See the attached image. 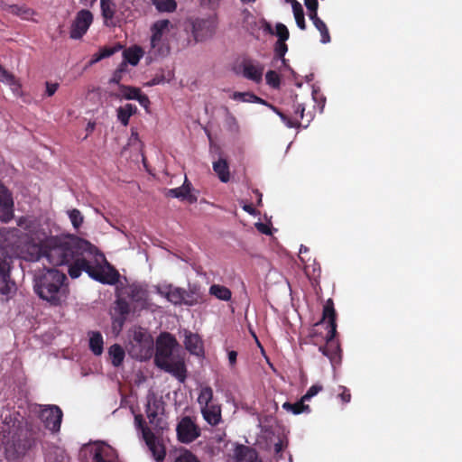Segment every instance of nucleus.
I'll list each match as a JSON object with an SVG mask.
<instances>
[{"instance_id": "obj_57", "label": "nucleus", "mask_w": 462, "mask_h": 462, "mask_svg": "<svg viewBox=\"0 0 462 462\" xmlns=\"http://www.w3.org/2000/svg\"><path fill=\"white\" fill-rule=\"evenodd\" d=\"M164 81L163 76L162 77H154L151 81L147 83L148 86H155Z\"/></svg>"}, {"instance_id": "obj_36", "label": "nucleus", "mask_w": 462, "mask_h": 462, "mask_svg": "<svg viewBox=\"0 0 462 462\" xmlns=\"http://www.w3.org/2000/svg\"><path fill=\"white\" fill-rule=\"evenodd\" d=\"M142 57V50L140 48L127 49L124 51L125 60L123 62L130 63L133 66L138 64Z\"/></svg>"}, {"instance_id": "obj_5", "label": "nucleus", "mask_w": 462, "mask_h": 462, "mask_svg": "<svg viewBox=\"0 0 462 462\" xmlns=\"http://www.w3.org/2000/svg\"><path fill=\"white\" fill-rule=\"evenodd\" d=\"M179 346L177 340L170 333H162L156 340V353L154 356L155 365L178 377L184 380L185 367L182 362L175 361L173 352Z\"/></svg>"}, {"instance_id": "obj_55", "label": "nucleus", "mask_w": 462, "mask_h": 462, "mask_svg": "<svg viewBox=\"0 0 462 462\" xmlns=\"http://www.w3.org/2000/svg\"><path fill=\"white\" fill-rule=\"evenodd\" d=\"M255 227L257 230L263 234L269 235L271 234L270 228L263 223H256Z\"/></svg>"}, {"instance_id": "obj_64", "label": "nucleus", "mask_w": 462, "mask_h": 462, "mask_svg": "<svg viewBox=\"0 0 462 462\" xmlns=\"http://www.w3.org/2000/svg\"><path fill=\"white\" fill-rule=\"evenodd\" d=\"M94 128H95V124H94V123H90V122H89V123L88 124V126H87V131H88V132H92V131L94 130Z\"/></svg>"}, {"instance_id": "obj_46", "label": "nucleus", "mask_w": 462, "mask_h": 462, "mask_svg": "<svg viewBox=\"0 0 462 462\" xmlns=\"http://www.w3.org/2000/svg\"><path fill=\"white\" fill-rule=\"evenodd\" d=\"M126 71V62H122L118 69L114 72L110 82L115 84H119L122 79V74Z\"/></svg>"}, {"instance_id": "obj_43", "label": "nucleus", "mask_w": 462, "mask_h": 462, "mask_svg": "<svg viewBox=\"0 0 462 462\" xmlns=\"http://www.w3.org/2000/svg\"><path fill=\"white\" fill-rule=\"evenodd\" d=\"M306 401H303V396L301 399L295 402L294 404H291V412L293 414H300L302 412H310V407L308 404H305Z\"/></svg>"}, {"instance_id": "obj_28", "label": "nucleus", "mask_w": 462, "mask_h": 462, "mask_svg": "<svg viewBox=\"0 0 462 462\" xmlns=\"http://www.w3.org/2000/svg\"><path fill=\"white\" fill-rule=\"evenodd\" d=\"M291 5L295 18V22L298 27L301 30H305L306 23L304 19V12L301 5L296 0H291Z\"/></svg>"}, {"instance_id": "obj_48", "label": "nucleus", "mask_w": 462, "mask_h": 462, "mask_svg": "<svg viewBox=\"0 0 462 462\" xmlns=\"http://www.w3.org/2000/svg\"><path fill=\"white\" fill-rule=\"evenodd\" d=\"M233 98L243 102H252L247 99H256V96L250 92H235L233 94Z\"/></svg>"}, {"instance_id": "obj_41", "label": "nucleus", "mask_w": 462, "mask_h": 462, "mask_svg": "<svg viewBox=\"0 0 462 462\" xmlns=\"http://www.w3.org/2000/svg\"><path fill=\"white\" fill-rule=\"evenodd\" d=\"M162 402L156 398L155 395L152 394L147 397V403L145 412H148L150 410L159 412L161 409H162Z\"/></svg>"}, {"instance_id": "obj_52", "label": "nucleus", "mask_w": 462, "mask_h": 462, "mask_svg": "<svg viewBox=\"0 0 462 462\" xmlns=\"http://www.w3.org/2000/svg\"><path fill=\"white\" fill-rule=\"evenodd\" d=\"M121 48H122L121 45H118L117 47H114V48L106 47V48L100 50L99 52L101 53V56H103L104 58H108L111 55H113L115 52H116L118 50H120Z\"/></svg>"}, {"instance_id": "obj_47", "label": "nucleus", "mask_w": 462, "mask_h": 462, "mask_svg": "<svg viewBox=\"0 0 462 462\" xmlns=\"http://www.w3.org/2000/svg\"><path fill=\"white\" fill-rule=\"evenodd\" d=\"M305 5L309 11V17L311 19L312 17L318 16V1L317 0H305Z\"/></svg>"}, {"instance_id": "obj_63", "label": "nucleus", "mask_w": 462, "mask_h": 462, "mask_svg": "<svg viewBox=\"0 0 462 462\" xmlns=\"http://www.w3.org/2000/svg\"><path fill=\"white\" fill-rule=\"evenodd\" d=\"M254 192L258 196L257 197V204L260 205L262 203V194L259 192L258 189L254 190Z\"/></svg>"}, {"instance_id": "obj_31", "label": "nucleus", "mask_w": 462, "mask_h": 462, "mask_svg": "<svg viewBox=\"0 0 462 462\" xmlns=\"http://www.w3.org/2000/svg\"><path fill=\"white\" fill-rule=\"evenodd\" d=\"M89 347L96 356H100L103 352V337L99 332H92L89 338Z\"/></svg>"}, {"instance_id": "obj_30", "label": "nucleus", "mask_w": 462, "mask_h": 462, "mask_svg": "<svg viewBox=\"0 0 462 462\" xmlns=\"http://www.w3.org/2000/svg\"><path fill=\"white\" fill-rule=\"evenodd\" d=\"M310 20L317 30L320 32V42L324 44L328 43L331 38L326 23L319 16L312 17Z\"/></svg>"}, {"instance_id": "obj_33", "label": "nucleus", "mask_w": 462, "mask_h": 462, "mask_svg": "<svg viewBox=\"0 0 462 462\" xmlns=\"http://www.w3.org/2000/svg\"><path fill=\"white\" fill-rule=\"evenodd\" d=\"M298 258L302 263L304 272L306 274H309V268L312 265L311 262H313V263H315V260H312L310 249L304 245H300Z\"/></svg>"}, {"instance_id": "obj_45", "label": "nucleus", "mask_w": 462, "mask_h": 462, "mask_svg": "<svg viewBox=\"0 0 462 462\" xmlns=\"http://www.w3.org/2000/svg\"><path fill=\"white\" fill-rule=\"evenodd\" d=\"M0 81L5 82L11 86L16 85L15 78L0 65Z\"/></svg>"}, {"instance_id": "obj_38", "label": "nucleus", "mask_w": 462, "mask_h": 462, "mask_svg": "<svg viewBox=\"0 0 462 462\" xmlns=\"http://www.w3.org/2000/svg\"><path fill=\"white\" fill-rule=\"evenodd\" d=\"M118 88L120 90V94L118 96H121L128 100L134 99L135 96L138 94V92H140V88L134 87L119 85Z\"/></svg>"}, {"instance_id": "obj_23", "label": "nucleus", "mask_w": 462, "mask_h": 462, "mask_svg": "<svg viewBox=\"0 0 462 462\" xmlns=\"http://www.w3.org/2000/svg\"><path fill=\"white\" fill-rule=\"evenodd\" d=\"M297 102V105H293L294 113L293 116L291 114V127H307L310 122V119H304V111L305 107L302 103L298 102L297 100H293V103Z\"/></svg>"}, {"instance_id": "obj_13", "label": "nucleus", "mask_w": 462, "mask_h": 462, "mask_svg": "<svg viewBox=\"0 0 462 462\" xmlns=\"http://www.w3.org/2000/svg\"><path fill=\"white\" fill-rule=\"evenodd\" d=\"M178 439L184 444L194 441L200 436V428L189 417H183L176 427Z\"/></svg>"}, {"instance_id": "obj_51", "label": "nucleus", "mask_w": 462, "mask_h": 462, "mask_svg": "<svg viewBox=\"0 0 462 462\" xmlns=\"http://www.w3.org/2000/svg\"><path fill=\"white\" fill-rule=\"evenodd\" d=\"M117 118L123 125L126 126L129 123L130 115L125 111L121 106L117 108Z\"/></svg>"}, {"instance_id": "obj_7", "label": "nucleus", "mask_w": 462, "mask_h": 462, "mask_svg": "<svg viewBox=\"0 0 462 462\" xmlns=\"http://www.w3.org/2000/svg\"><path fill=\"white\" fill-rule=\"evenodd\" d=\"M257 447L273 459L279 461L288 447L287 436L280 429L266 430L258 437Z\"/></svg>"}, {"instance_id": "obj_20", "label": "nucleus", "mask_w": 462, "mask_h": 462, "mask_svg": "<svg viewBox=\"0 0 462 462\" xmlns=\"http://www.w3.org/2000/svg\"><path fill=\"white\" fill-rule=\"evenodd\" d=\"M204 420L210 425H217L221 421V407L217 403L201 408Z\"/></svg>"}, {"instance_id": "obj_42", "label": "nucleus", "mask_w": 462, "mask_h": 462, "mask_svg": "<svg viewBox=\"0 0 462 462\" xmlns=\"http://www.w3.org/2000/svg\"><path fill=\"white\" fill-rule=\"evenodd\" d=\"M69 217L74 228L79 229L81 226L84 220L81 212L78 209H72L69 211Z\"/></svg>"}, {"instance_id": "obj_32", "label": "nucleus", "mask_w": 462, "mask_h": 462, "mask_svg": "<svg viewBox=\"0 0 462 462\" xmlns=\"http://www.w3.org/2000/svg\"><path fill=\"white\" fill-rule=\"evenodd\" d=\"M159 412L154 411H149L146 412V416L149 420V423L152 426L153 430L159 433L160 430H163L166 428V422L162 417H158Z\"/></svg>"}, {"instance_id": "obj_22", "label": "nucleus", "mask_w": 462, "mask_h": 462, "mask_svg": "<svg viewBox=\"0 0 462 462\" xmlns=\"http://www.w3.org/2000/svg\"><path fill=\"white\" fill-rule=\"evenodd\" d=\"M263 67L255 65L251 61H245L243 64V75L254 82H260L263 78Z\"/></svg>"}, {"instance_id": "obj_6", "label": "nucleus", "mask_w": 462, "mask_h": 462, "mask_svg": "<svg viewBox=\"0 0 462 462\" xmlns=\"http://www.w3.org/2000/svg\"><path fill=\"white\" fill-rule=\"evenodd\" d=\"M4 433L3 444L5 446V453L6 458L14 460L24 455L31 447V439L28 438V432L19 425L13 424V429L2 430Z\"/></svg>"}, {"instance_id": "obj_61", "label": "nucleus", "mask_w": 462, "mask_h": 462, "mask_svg": "<svg viewBox=\"0 0 462 462\" xmlns=\"http://www.w3.org/2000/svg\"><path fill=\"white\" fill-rule=\"evenodd\" d=\"M243 209L245 211H246L247 213H249L250 215H255L256 214V210L251 205H245L243 207Z\"/></svg>"}, {"instance_id": "obj_60", "label": "nucleus", "mask_w": 462, "mask_h": 462, "mask_svg": "<svg viewBox=\"0 0 462 462\" xmlns=\"http://www.w3.org/2000/svg\"><path fill=\"white\" fill-rule=\"evenodd\" d=\"M270 107L274 111L276 112L280 116L281 118L286 123L287 125H289V120H287V117L284 114L281 113L276 107H274L273 106H271L270 105Z\"/></svg>"}, {"instance_id": "obj_56", "label": "nucleus", "mask_w": 462, "mask_h": 462, "mask_svg": "<svg viewBox=\"0 0 462 462\" xmlns=\"http://www.w3.org/2000/svg\"><path fill=\"white\" fill-rule=\"evenodd\" d=\"M125 111H126L130 116L134 115L136 113L137 111V108L135 106L132 105V104H126L125 106H121Z\"/></svg>"}, {"instance_id": "obj_29", "label": "nucleus", "mask_w": 462, "mask_h": 462, "mask_svg": "<svg viewBox=\"0 0 462 462\" xmlns=\"http://www.w3.org/2000/svg\"><path fill=\"white\" fill-rule=\"evenodd\" d=\"M200 408L216 403L213 397V390L210 386L202 387L198 397Z\"/></svg>"}, {"instance_id": "obj_12", "label": "nucleus", "mask_w": 462, "mask_h": 462, "mask_svg": "<svg viewBox=\"0 0 462 462\" xmlns=\"http://www.w3.org/2000/svg\"><path fill=\"white\" fill-rule=\"evenodd\" d=\"M191 32L196 42L212 38L217 29V20L213 16L196 18L190 22Z\"/></svg>"}, {"instance_id": "obj_53", "label": "nucleus", "mask_w": 462, "mask_h": 462, "mask_svg": "<svg viewBox=\"0 0 462 462\" xmlns=\"http://www.w3.org/2000/svg\"><path fill=\"white\" fill-rule=\"evenodd\" d=\"M134 99H136L139 102V104L145 108H147L150 104L148 97L146 95L141 94V91L138 92Z\"/></svg>"}, {"instance_id": "obj_8", "label": "nucleus", "mask_w": 462, "mask_h": 462, "mask_svg": "<svg viewBox=\"0 0 462 462\" xmlns=\"http://www.w3.org/2000/svg\"><path fill=\"white\" fill-rule=\"evenodd\" d=\"M128 354L137 360H147L153 355L152 337L143 328H135L129 331Z\"/></svg>"}, {"instance_id": "obj_11", "label": "nucleus", "mask_w": 462, "mask_h": 462, "mask_svg": "<svg viewBox=\"0 0 462 462\" xmlns=\"http://www.w3.org/2000/svg\"><path fill=\"white\" fill-rule=\"evenodd\" d=\"M173 28V23L168 19L156 21L151 27V48L154 52L164 55L169 52V48L164 46L167 35Z\"/></svg>"}, {"instance_id": "obj_34", "label": "nucleus", "mask_w": 462, "mask_h": 462, "mask_svg": "<svg viewBox=\"0 0 462 462\" xmlns=\"http://www.w3.org/2000/svg\"><path fill=\"white\" fill-rule=\"evenodd\" d=\"M209 293L222 300H229L232 295L228 288L218 284H213L209 288Z\"/></svg>"}, {"instance_id": "obj_35", "label": "nucleus", "mask_w": 462, "mask_h": 462, "mask_svg": "<svg viewBox=\"0 0 462 462\" xmlns=\"http://www.w3.org/2000/svg\"><path fill=\"white\" fill-rule=\"evenodd\" d=\"M155 8L162 13H171L177 8L175 0H152Z\"/></svg>"}, {"instance_id": "obj_58", "label": "nucleus", "mask_w": 462, "mask_h": 462, "mask_svg": "<svg viewBox=\"0 0 462 462\" xmlns=\"http://www.w3.org/2000/svg\"><path fill=\"white\" fill-rule=\"evenodd\" d=\"M290 73H291V84L293 81L294 85L300 88L301 86V83L297 80L295 72L291 69Z\"/></svg>"}, {"instance_id": "obj_2", "label": "nucleus", "mask_w": 462, "mask_h": 462, "mask_svg": "<svg viewBox=\"0 0 462 462\" xmlns=\"http://www.w3.org/2000/svg\"><path fill=\"white\" fill-rule=\"evenodd\" d=\"M337 312L332 299H328L322 311V319L312 328L310 337L311 342L318 345L322 340L325 345L319 346V351L326 356L331 364L337 365L341 362V348L337 340L335 339L337 331Z\"/></svg>"}, {"instance_id": "obj_9", "label": "nucleus", "mask_w": 462, "mask_h": 462, "mask_svg": "<svg viewBox=\"0 0 462 462\" xmlns=\"http://www.w3.org/2000/svg\"><path fill=\"white\" fill-rule=\"evenodd\" d=\"M261 28L264 32L278 37V40L274 45V58L272 61L273 68L275 69L285 68L286 60L284 56L288 51L285 42L289 37L287 27L283 23H278L275 26V29H273L269 22L263 20Z\"/></svg>"}, {"instance_id": "obj_25", "label": "nucleus", "mask_w": 462, "mask_h": 462, "mask_svg": "<svg viewBox=\"0 0 462 462\" xmlns=\"http://www.w3.org/2000/svg\"><path fill=\"white\" fill-rule=\"evenodd\" d=\"M213 170L222 182H227L230 179L229 166L226 159L219 158L213 162Z\"/></svg>"}, {"instance_id": "obj_1", "label": "nucleus", "mask_w": 462, "mask_h": 462, "mask_svg": "<svg viewBox=\"0 0 462 462\" xmlns=\"http://www.w3.org/2000/svg\"><path fill=\"white\" fill-rule=\"evenodd\" d=\"M42 254L54 266L67 265L72 279L79 277L84 271L91 278L103 283L116 282V273L113 276L104 273V254L85 239L77 236L51 238L46 243Z\"/></svg>"}, {"instance_id": "obj_17", "label": "nucleus", "mask_w": 462, "mask_h": 462, "mask_svg": "<svg viewBox=\"0 0 462 462\" xmlns=\"http://www.w3.org/2000/svg\"><path fill=\"white\" fill-rule=\"evenodd\" d=\"M157 291L174 305L183 304L184 289L169 284L163 287H159Z\"/></svg>"}, {"instance_id": "obj_54", "label": "nucleus", "mask_w": 462, "mask_h": 462, "mask_svg": "<svg viewBox=\"0 0 462 462\" xmlns=\"http://www.w3.org/2000/svg\"><path fill=\"white\" fill-rule=\"evenodd\" d=\"M58 86L59 85L57 83L52 84V83L47 82L46 83V92H47L48 96H50V97L52 96L58 89Z\"/></svg>"}, {"instance_id": "obj_44", "label": "nucleus", "mask_w": 462, "mask_h": 462, "mask_svg": "<svg viewBox=\"0 0 462 462\" xmlns=\"http://www.w3.org/2000/svg\"><path fill=\"white\" fill-rule=\"evenodd\" d=\"M265 79L268 85L272 86L273 88H279L280 86V77L278 73L274 70H269L265 75Z\"/></svg>"}, {"instance_id": "obj_39", "label": "nucleus", "mask_w": 462, "mask_h": 462, "mask_svg": "<svg viewBox=\"0 0 462 462\" xmlns=\"http://www.w3.org/2000/svg\"><path fill=\"white\" fill-rule=\"evenodd\" d=\"M47 462H68L69 457L65 452L60 448L55 449L53 452L49 453L46 457Z\"/></svg>"}, {"instance_id": "obj_59", "label": "nucleus", "mask_w": 462, "mask_h": 462, "mask_svg": "<svg viewBox=\"0 0 462 462\" xmlns=\"http://www.w3.org/2000/svg\"><path fill=\"white\" fill-rule=\"evenodd\" d=\"M237 353L236 351H230L228 353V360L231 365H234L236 361Z\"/></svg>"}, {"instance_id": "obj_16", "label": "nucleus", "mask_w": 462, "mask_h": 462, "mask_svg": "<svg viewBox=\"0 0 462 462\" xmlns=\"http://www.w3.org/2000/svg\"><path fill=\"white\" fill-rule=\"evenodd\" d=\"M14 201L11 193L0 182V221L9 222L14 217Z\"/></svg>"}, {"instance_id": "obj_27", "label": "nucleus", "mask_w": 462, "mask_h": 462, "mask_svg": "<svg viewBox=\"0 0 462 462\" xmlns=\"http://www.w3.org/2000/svg\"><path fill=\"white\" fill-rule=\"evenodd\" d=\"M111 363L114 366L118 367L122 365L125 358V350L118 344L112 345L108 349Z\"/></svg>"}, {"instance_id": "obj_14", "label": "nucleus", "mask_w": 462, "mask_h": 462, "mask_svg": "<svg viewBox=\"0 0 462 462\" xmlns=\"http://www.w3.org/2000/svg\"><path fill=\"white\" fill-rule=\"evenodd\" d=\"M93 22V14L90 11L83 9L80 10L70 27V38L78 40L80 39L88 31V27Z\"/></svg>"}, {"instance_id": "obj_40", "label": "nucleus", "mask_w": 462, "mask_h": 462, "mask_svg": "<svg viewBox=\"0 0 462 462\" xmlns=\"http://www.w3.org/2000/svg\"><path fill=\"white\" fill-rule=\"evenodd\" d=\"M174 462H200L199 458L189 450L183 449L175 457Z\"/></svg>"}, {"instance_id": "obj_21", "label": "nucleus", "mask_w": 462, "mask_h": 462, "mask_svg": "<svg viewBox=\"0 0 462 462\" xmlns=\"http://www.w3.org/2000/svg\"><path fill=\"white\" fill-rule=\"evenodd\" d=\"M235 462H262V460L254 449L240 446L236 449Z\"/></svg>"}, {"instance_id": "obj_26", "label": "nucleus", "mask_w": 462, "mask_h": 462, "mask_svg": "<svg viewBox=\"0 0 462 462\" xmlns=\"http://www.w3.org/2000/svg\"><path fill=\"white\" fill-rule=\"evenodd\" d=\"M102 16L105 21V24L106 26L115 25L113 22V18L116 11V5L114 2H106L105 0H100Z\"/></svg>"}, {"instance_id": "obj_49", "label": "nucleus", "mask_w": 462, "mask_h": 462, "mask_svg": "<svg viewBox=\"0 0 462 462\" xmlns=\"http://www.w3.org/2000/svg\"><path fill=\"white\" fill-rule=\"evenodd\" d=\"M323 387L320 384H313L310 387L307 393L303 395V401H309L315 395H317L320 391H322Z\"/></svg>"}, {"instance_id": "obj_62", "label": "nucleus", "mask_w": 462, "mask_h": 462, "mask_svg": "<svg viewBox=\"0 0 462 462\" xmlns=\"http://www.w3.org/2000/svg\"><path fill=\"white\" fill-rule=\"evenodd\" d=\"M102 59H105V58H104L103 56H101V53H100V52L96 53V54L93 56L92 60H90V64H94V63H96V62H97V61L101 60Z\"/></svg>"}, {"instance_id": "obj_24", "label": "nucleus", "mask_w": 462, "mask_h": 462, "mask_svg": "<svg viewBox=\"0 0 462 462\" xmlns=\"http://www.w3.org/2000/svg\"><path fill=\"white\" fill-rule=\"evenodd\" d=\"M183 304L193 306L202 300V295L197 285H189L188 290H184Z\"/></svg>"}, {"instance_id": "obj_4", "label": "nucleus", "mask_w": 462, "mask_h": 462, "mask_svg": "<svg viewBox=\"0 0 462 462\" xmlns=\"http://www.w3.org/2000/svg\"><path fill=\"white\" fill-rule=\"evenodd\" d=\"M125 294L129 298L133 307L124 297H118L110 309V316L112 319V332L118 335L127 316L131 310L136 311L147 308V291L140 286L131 285L125 289Z\"/></svg>"}, {"instance_id": "obj_19", "label": "nucleus", "mask_w": 462, "mask_h": 462, "mask_svg": "<svg viewBox=\"0 0 462 462\" xmlns=\"http://www.w3.org/2000/svg\"><path fill=\"white\" fill-rule=\"evenodd\" d=\"M184 345L186 349L192 355L199 356L204 353L202 340L198 334L185 331Z\"/></svg>"}, {"instance_id": "obj_3", "label": "nucleus", "mask_w": 462, "mask_h": 462, "mask_svg": "<svg viewBox=\"0 0 462 462\" xmlns=\"http://www.w3.org/2000/svg\"><path fill=\"white\" fill-rule=\"evenodd\" d=\"M66 275L54 268H43L34 274V291L37 295L58 306L66 300L69 292Z\"/></svg>"}, {"instance_id": "obj_50", "label": "nucleus", "mask_w": 462, "mask_h": 462, "mask_svg": "<svg viewBox=\"0 0 462 462\" xmlns=\"http://www.w3.org/2000/svg\"><path fill=\"white\" fill-rule=\"evenodd\" d=\"M338 397L344 403H347L351 401V393L349 389L346 386L339 385L338 386Z\"/></svg>"}, {"instance_id": "obj_15", "label": "nucleus", "mask_w": 462, "mask_h": 462, "mask_svg": "<svg viewBox=\"0 0 462 462\" xmlns=\"http://www.w3.org/2000/svg\"><path fill=\"white\" fill-rule=\"evenodd\" d=\"M40 419L51 431H58L60 427L62 411L58 406H50L42 410Z\"/></svg>"}, {"instance_id": "obj_10", "label": "nucleus", "mask_w": 462, "mask_h": 462, "mask_svg": "<svg viewBox=\"0 0 462 462\" xmlns=\"http://www.w3.org/2000/svg\"><path fill=\"white\" fill-rule=\"evenodd\" d=\"M134 425L137 430H141L142 438L145 441L154 459L157 462L162 461L165 457V448L155 437V433L146 425L141 414L134 416Z\"/></svg>"}, {"instance_id": "obj_37", "label": "nucleus", "mask_w": 462, "mask_h": 462, "mask_svg": "<svg viewBox=\"0 0 462 462\" xmlns=\"http://www.w3.org/2000/svg\"><path fill=\"white\" fill-rule=\"evenodd\" d=\"M10 12L14 14L28 19L33 14V10L25 5H13L9 6Z\"/></svg>"}, {"instance_id": "obj_18", "label": "nucleus", "mask_w": 462, "mask_h": 462, "mask_svg": "<svg viewBox=\"0 0 462 462\" xmlns=\"http://www.w3.org/2000/svg\"><path fill=\"white\" fill-rule=\"evenodd\" d=\"M191 184L185 178V181L181 187L168 189L166 192L167 197L177 198L182 200H187L189 203L197 201V197L190 193Z\"/></svg>"}]
</instances>
